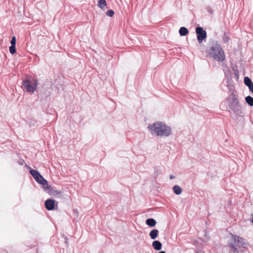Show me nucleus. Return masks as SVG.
Segmentation results:
<instances>
[{
  "label": "nucleus",
  "instance_id": "f257e3e1",
  "mask_svg": "<svg viewBox=\"0 0 253 253\" xmlns=\"http://www.w3.org/2000/svg\"><path fill=\"white\" fill-rule=\"evenodd\" d=\"M147 128L152 135L161 137H168L172 132L171 127L161 121L149 124Z\"/></svg>",
  "mask_w": 253,
  "mask_h": 253
},
{
  "label": "nucleus",
  "instance_id": "f03ea898",
  "mask_svg": "<svg viewBox=\"0 0 253 253\" xmlns=\"http://www.w3.org/2000/svg\"><path fill=\"white\" fill-rule=\"evenodd\" d=\"M228 101V111L231 114H233L236 119L241 117L242 115V107L238 98L237 96L232 92L230 97L226 99Z\"/></svg>",
  "mask_w": 253,
  "mask_h": 253
},
{
  "label": "nucleus",
  "instance_id": "7ed1b4c3",
  "mask_svg": "<svg viewBox=\"0 0 253 253\" xmlns=\"http://www.w3.org/2000/svg\"><path fill=\"white\" fill-rule=\"evenodd\" d=\"M208 52L210 57L218 61L222 62L225 59L224 51L221 45L216 41H212Z\"/></svg>",
  "mask_w": 253,
  "mask_h": 253
},
{
  "label": "nucleus",
  "instance_id": "20e7f679",
  "mask_svg": "<svg viewBox=\"0 0 253 253\" xmlns=\"http://www.w3.org/2000/svg\"><path fill=\"white\" fill-rule=\"evenodd\" d=\"M29 172L34 179L38 183L43 186V188L44 190H46L47 189H50L49 192L51 194H53L55 195V194L58 195L61 193V191L55 190L53 188L49 186L47 181L43 177L40 172L37 170L31 169Z\"/></svg>",
  "mask_w": 253,
  "mask_h": 253
},
{
  "label": "nucleus",
  "instance_id": "39448f33",
  "mask_svg": "<svg viewBox=\"0 0 253 253\" xmlns=\"http://www.w3.org/2000/svg\"><path fill=\"white\" fill-rule=\"evenodd\" d=\"M228 245L230 249V253H238L239 250L237 248H247L249 244L245 241L243 238L232 234V241L228 243Z\"/></svg>",
  "mask_w": 253,
  "mask_h": 253
},
{
  "label": "nucleus",
  "instance_id": "423d86ee",
  "mask_svg": "<svg viewBox=\"0 0 253 253\" xmlns=\"http://www.w3.org/2000/svg\"><path fill=\"white\" fill-rule=\"evenodd\" d=\"M23 85L29 92H34L38 86V80L35 79H28L23 81Z\"/></svg>",
  "mask_w": 253,
  "mask_h": 253
},
{
  "label": "nucleus",
  "instance_id": "0eeeda50",
  "mask_svg": "<svg viewBox=\"0 0 253 253\" xmlns=\"http://www.w3.org/2000/svg\"><path fill=\"white\" fill-rule=\"evenodd\" d=\"M197 40L199 43H201L207 37L206 31L200 26L197 27L195 29Z\"/></svg>",
  "mask_w": 253,
  "mask_h": 253
},
{
  "label": "nucleus",
  "instance_id": "6e6552de",
  "mask_svg": "<svg viewBox=\"0 0 253 253\" xmlns=\"http://www.w3.org/2000/svg\"><path fill=\"white\" fill-rule=\"evenodd\" d=\"M45 208L48 211H52L56 209V207H57L58 204L55 200L52 199H47L44 203Z\"/></svg>",
  "mask_w": 253,
  "mask_h": 253
},
{
  "label": "nucleus",
  "instance_id": "1a4fd4ad",
  "mask_svg": "<svg viewBox=\"0 0 253 253\" xmlns=\"http://www.w3.org/2000/svg\"><path fill=\"white\" fill-rule=\"evenodd\" d=\"M153 248L156 251H160L162 248V243L158 240H155L152 244Z\"/></svg>",
  "mask_w": 253,
  "mask_h": 253
},
{
  "label": "nucleus",
  "instance_id": "9d476101",
  "mask_svg": "<svg viewBox=\"0 0 253 253\" xmlns=\"http://www.w3.org/2000/svg\"><path fill=\"white\" fill-rule=\"evenodd\" d=\"M159 231L156 229H152L149 233V236L151 239L155 240L158 236Z\"/></svg>",
  "mask_w": 253,
  "mask_h": 253
},
{
  "label": "nucleus",
  "instance_id": "9b49d317",
  "mask_svg": "<svg viewBox=\"0 0 253 253\" xmlns=\"http://www.w3.org/2000/svg\"><path fill=\"white\" fill-rule=\"evenodd\" d=\"M157 223L155 219L152 218H149L146 219V224L150 227H153L155 226Z\"/></svg>",
  "mask_w": 253,
  "mask_h": 253
},
{
  "label": "nucleus",
  "instance_id": "f8f14e48",
  "mask_svg": "<svg viewBox=\"0 0 253 253\" xmlns=\"http://www.w3.org/2000/svg\"><path fill=\"white\" fill-rule=\"evenodd\" d=\"M189 33L188 29L185 27H181L179 30V33L181 36H185Z\"/></svg>",
  "mask_w": 253,
  "mask_h": 253
},
{
  "label": "nucleus",
  "instance_id": "ddd939ff",
  "mask_svg": "<svg viewBox=\"0 0 253 253\" xmlns=\"http://www.w3.org/2000/svg\"><path fill=\"white\" fill-rule=\"evenodd\" d=\"M172 189L174 191V193L176 195H179L182 193V189L181 187L178 185H174Z\"/></svg>",
  "mask_w": 253,
  "mask_h": 253
},
{
  "label": "nucleus",
  "instance_id": "4468645a",
  "mask_svg": "<svg viewBox=\"0 0 253 253\" xmlns=\"http://www.w3.org/2000/svg\"><path fill=\"white\" fill-rule=\"evenodd\" d=\"M98 6L102 9H104V7L107 5V2L105 0H99L98 1Z\"/></svg>",
  "mask_w": 253,
  "mask_h": 253
},
{
  "label": "nucleus",
  "instance_id": "2eb2a0df",
  "mask_svg": "<svg viewBox=\"0 0 253 253\" xmlns=\"http://www.w3.org/2000/svg\"><path fill=\"white\" fill-rule=\"evenodd\" d=\"M245 101L246 103L250 106H253V98L249 95L245 98Z\"/></svg>",
  "mask_w": 253,
  "mask_h": 253
},
{
  "label": "nucleus",
  "instance_id": "dca6fc26",
  "mask_svg": "<svg viewBox=\"0 0 253 253\" xmlns=\"http://www.w3.org/2000/svg\"><path fill=\"white\" fill-rule=\"evenodd\" d=\"M222 39L225 43L229 42L230 40L229 34L228 33L225 32Z\"/></svg>",
  "mask_w": 253,
  "mask_h": 253
},
{
  "label": "nucleus",
  "instance_id": "f3484780",
  "mask_svg": "<svg viewBox=\"0 0 253 253\" xmlns=\"http://www.w3.org/2000/svg\"><path fill=\"white\" fill-rule=\"evenodd\" d=\"M244 84L248 86L251 84H252L253 82L251 79L248 77H245L244 80Z\"/></svg>",
  "mask_w": 253,
  "mask_h": 253
},
{
  "label": "nucleus",
  "instance_id": "a211bd4d",
  "mask_svg": "<svg viewBox=\"0 0 253 253\" xmlns=\"http://www.w3.org/2000/svg\"><path fill=\"white\" fill-rule=\"evenodd\" d=\"M9 52L11 54H13L16 53V46L11 45L9 48Z\"/></svg>",
  "mask_w": 253,
  "mask_h": 253
},
{
  "label": "nucleus",
  "instance_id": "6ab92c4d",
  "mask_svg": "<svg viewBox=\"0 0 253 253\" xmlns=\"http://www.w3.org/2000/svg\"><path fill=\"white\" fill-rule=\"evenodd\" d=\"M115 12L112 9H109L106 12V15L109 17H113L114 15Z\"/></svg>",
  "mask_w": 253,
  "mask_h": 253
},
{
  "label": "nucleus",
  "instance_id": "aec40b11",
  "mask_svg": "<svg viewBox=\"0 0 253 253\" xmlns=\"http://www.w3.org/2000/svg\"><path fill=\"white\" fill-rule=\"evenodd\" d=\"M62 237L64 239V240H65L64 242H65V244L66 245V246L68 247V244H69L68 237L64 234L62 235Z\"/></svg>",
  "mask_w": 253,
  "mask_h": 253
},
{
  "label": "nucleus",
  "instance_id": "412c9836",
  "mask_svg": "<svg viewBox=\"0 0 253 253\" xmlns=\"http://www.w3.org/2000/svg\"><path fill=\"white\" fill-rule=\"evenodd\" d=\"M11 45L16 46V39L15 37H13L10 41Z\"/></svg>",
  "mask_w": 253,
  "mask_h": 253
},
{
  "label": "nucleus",
  "instance_id": "4be33fe9",
  "mask_svg": "<svg viewBox=\"0 0 253 253\" xmlns=\"http://www.w3.org/2000/svg\"><path fill=\"white\" fill-rule=\"evenodd\" d=\"M206 9L207 11L210 14H212L213 13V10H212V9L211 8V6H207Z\"/></svg>",
  "mask_w": 253,
  "mask_h": 253
},
{
  "label": "nucleus",
  "instance_id": "5701e85b",
  "mask_svg": "<svg viewBox=\"0 0 253 253\" xmlns=\"http://www.w3.org/2000/svg\"><path fill=\"white\" fill-rule=\"evenodd\" d=\"M249 87V89L250 91L253 93V83L247 86Z\"/></svg>",
  "mask_w": 253,
  "mask_h": 253
},
{
  "label": "nucleus",
  "instance_id": "b1692460",
  "mask_svg": "<svg viewBox=\"0 0 253 253\" xmlns=\"http://www.w3.org/2000/svg\"><path fill=\"white\" fill-rule=\"evenodd\" d=\"M73 211H74V212L75 213H76V214L78 213V210H76V209H74V210H73Z\"/></svg>",
  "mask_w": 253,
  "mask_h": 253
},
{
  "label": "nucleus",
  "instance_id": "393cba45",
  "mask_svg": "<svg viewBox=\"0 0 253 253\" xmlns=\"http://www.w3.org/2000/svg\"><path fill=\"white\" fill-rule=\"evenodd\" d=\"M169 177L170 179H172L174 178V176L172 175H170Z\"/></svg>",
  "mask_w": 253,
  "mask_h": 253
},
{
  "label": "nucleus",
  "instance_id": "a878e982",
  "mask_svg": "<svg viewBox=\"0 0 253 253\" xmlns=\"http://www.w3.org/2000/svg\"><path fill=\"white\" fill-rule=\"evenodd\" d=\"M159 253H166V252L165 251H160Z\"/></svg>",
  "mask_w": 253,
  "mask_h": 253
}]
</instances>
